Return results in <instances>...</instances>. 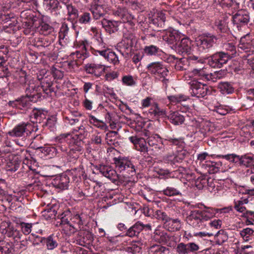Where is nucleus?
<instances>
[{
    "instance_id": "obj_1",
    "label": "nucleus",
    "mask_w": 254,
    "mask_h": 254,
    "mask_svg": "<svg viewBox=\"0 0 254 254\" xmlns=\"http://www.w3.org/2000/svg\"><path fill=\"white\" fill-rule=\"evenodd\" d=\"M37 130V126L35 127L30 123H22L15 126L12 130L8 132L7 134L12 137H22L25 140L31 141L42 138L40 134H35Z\"/></svg>"
},
{
    "instance_id": "obj_2",
    "label": "nucleus",
    "mask_w": 254,
    "mask_h": 254,
    "mask_svg": "<svg viewBox=\"0 0 254 254\" xmlns=\"http://www.w3.org/2000/svg\"><path fill=\"white\" fill-rule=\"evenodd\" d=\"M217 40L218 38L215 35L206 32L198 36L195 42L199 51L207 52L216 44Z\"/></svg>"
},
{
    "instance_id": "obj_3",
    "label": "nucleus",
    "mask_w": 254,
    "mask_h": 254,
    "mask_svg": "<svg viewBox=\"0 0 254 254\" xmlns=\"http://www.w3.org/2000/svg\"><path fill=\"white\" fill-rule=\"evenodd\" d=\"M163 140L164 139L158 134H153L148 136L147 138V142L149 145L150 155L156 156L165 151Z\"/></svg>"
},
{
    "instance_id": "obj_4",
    "label": "nucleus",
    "mask_w": 254,
    "mask_h": 254,
    "mask_svg": "<svg viewBox=\"0 0 254 254\" xmlns=\"http://www.w3.org/2000/svg\"><path fill=\"white\" fill-rule=\"evenodd\" d=\"M190 91L191 95L196 98H204L211 93V90L205 84L197 80H192L189 82Z\"/></svg>"
},
{
    "instance_id": "obj_5",
    "label": "nucleus",
    "mask_w": 254,
    "mask_h": 254,
    "mask_svg": "<svg viewBox=\"0 0 254 254\" xmlns=\"http://www.w3.org/2000/svg\"><path fill=\"white\" fill-rule=\"evenodd\" d=\"M136 42V38L133 34L126 35L122 41L118 44V49L122 56L126 58L131 52L132 47Z\"/></svg>"
},
{
    "instance_id": "obj_6",
    "label": "nucleus",
    "mask_w": 254,
    "mask_h": 254,
    "mask_svg": "<svg viewBox=\"0 0 254 254\" xmlns=\"http://www.w3.org/2000/svg\"><path fill=\"white\" fill-rule=\"evenodd\" d=\"M231 58L232 56L228 53L216 52L207 58L208 64L213 68H221Z\"/></svg>"
},
{
    "instance_id": "obj_7",
    "label": "nucleus",
    "mask_w": 254,
    "mask_h": 254,
    "mask_svg": "<svg viewBox=\"0 0 254 254\" xmlns=\"http://www.w3.org/2000/svg\"><path fill=\"white\" fill-rule=\"evenodd\" d=\"M116 167L121 172L126 171V172L131 176H133L135 173V168L132 162L127 158L119 157H115L113 159Z\"/></svg>"
},
{
    "instance_id": "obj_8",
    "label": "nucleus",
    "mask_w": 254,
    "mask_h": 254,
    "mask_svg": "<svg viewBox=\"0 0 254 254\" xmlns=\"http://www.w3.org/2000/svg\"><path fill=\"white\" fill-rule=\"evenodd\" d=\"M71 216V212L69 210L64 211L61 214H59L58 218L60 220L57 221L56 225L62 226L66 233H74L76 229L75 226L70 223Z\"/></svg>"
},
{
    "instance_id": "obj_9",
    "label": "nucleus",
    "mask_w": 254,
    "mask_h": 254,
    "mask_svg": "<svg viewBox=\"0 0 254 254\" xmlns=\"http://www.w3.org/2000/svg\"><path fill=\"white\" fill-rule=\"evenodd\" d=\"M165 14L162 11H159L152 17L149 18L148 23L149 27L154 31H161L165 30Z\"/></svg>"
},
{
    "instance_id": "obj_10",
    "label": "nucleus",
    "mask_w": 254,
    "mask_h": 254,
    "mask_svg": "<svg viewBox=\"0 0 254 254\" xmlns=\"http://www.w3.org/2000/svg\"><path fill=\"white\" fill-rule=\"evenodd\" d=\"M2 225L5 226V236L10 238L13 243L22 239L23 234L16 227H14L9 221H5L2 222Z\"/></svg>"
},
{
    "instance_id": "obj_11",
    "label": "nucleus",
    "mask_w": 254,
    "mask_h": 254,
    "mask_svg": "<svg viewBox=\"0 0 254 254\" xmlns=\"http://www.w3.org/2000/svg\"><path fill=\"white\" fill-rule=\"evenodd\" d=\"M249 20V15L246 11L243 10L238 11L233 16L234 29L239 31L243 26L248 24Z\"/></svg>"
},
{
    "instance_id": "obj_12",
    "label": "nucleus",
    "mask_w": 254,
    "mask_h": 254,
    "mask_svg": "<svg viewBox=\"0 0 254 254\" xmlns=\"http://www.w3.org/2000/svg\"><path fill=\"white\" fill-rule=\"evenodd\" d=\"M147 69L151 74L164 78L169 72L167 67L161 62H153L149 64Z\"/></svg>"
},
{
    "instance_id": "obj_13",
    "label": "nucleus",
    "mask_w": 254,
    "mask_h": 254,
    "mask_svg": "<svg viewBox=\"0 0 254 254\" xmlns=\"http://www.w3.org/2000/svg\"><path fill=\"white\" fill-rule=\"evenodd\" d=\"M187 220L189 225L196 229L201 228L203 226V221H204L201 211L199 210L190 211Z\"/></svg>"
},
{
    "instance_id": "obj_14",
    "label": "nucleus",
    "mask_w": 254,
    "mask_h": 254,
    "mask_svg": "<svg viewBox=\"0 0 254 254\" xmlns=\"http://www.w3.org/2000/svg\"><path fill=\"white\" fill-rule=\"evenodd\" d=\"M129 140L135 147L136 149L143 155H150L149 147L147 146V139L139 137L136 135L129 137Z\"/></svg>"
},
{
    "instance_id": "obj_15",
    "label": "nucleus",
    "mask_w": 254,
    "mask_h": 254,
    "mask_svg": "<svg viewBox=\"0 0 254 254\" xmlns=\"http://www.w3.org/2000/svg\"><path fill=\"white\" fill-rule=\"evenodd\" d=\"M36 175L31 170L26 172H23L21 173V180L23 182L25 183L27 187L30 188L33 187V189H37L39 188V186L41 184L39 181H38V179L36 178Z\"/></svg>"
},
{
    "instance_id": "obj_16",
    "label": "nucleus",
    "mask_w": 254,
    "mask_h": 254,
    "mask_svg": "<svg viewBox=\"0 0 254 254\" xmlns=\"http://www.w3.org/2000/svg\"><path fill=\"white\" fill-rule=\"evenodd\" d=\"M26 97L28 100L33 102H36L41 97L42 88L40 85L36 86L34 83H30L26 88Z\"/></svg>"
},
{
    "instance_id": "obj_17",
    "label": "nucleus",
    "mask_w": 254,
    "mask_h": 254,
    "mask_svg": "<svg viewBox=\"0 0 254 254\" xmlns=\"http://www.w3.org/2000/svg\"><path fill=\"white\" fill-rule=\"evenodd\" d=\"M191 41L188 37H183L176 43V51L180 55H189L191 51Z\"/></svg>"
},
{
    "instance_id": "obj_18",
    "label": "nucleus",
    "mask_w": 254,
    "mask_h": 254,
    "mask_svg": "<svg viewBox=\"0 0 254 254\" xmlns=\"http://www.w3.org/2000/svg\"><path fill=\"white\" fill-rule=\"evenodd\" d=\"M84 69L87 73L92 74L96 77H100L105 71L104 65L94 63L86 64Z\"/></svg>"
},
{
    "instance_id": "obj_19",
    "label": "nucleus",
    "mask_w": 254,
    "mask_h": 254,
    "mask_svg": "<svg viewBox=\"0 0 254 254\" xmlns=\"http://www.w3.org/2000/svg\"><path fill=\"white\" fill-rule=\"evenodd\" d=\"M199 249V246L194 243H189L184 244L179 243L176 248V251L179 254H188L190 253H193Z\"/></svg>"
},
{
    "instance_id": "obj_20",
    "label": "nucleus",
    "mask_w": 254,
    "mask_h": 254,
    "mask_svg": "<svg viewBox=\"0 0 254 254\" xmlns=\"http://www.w3.org/2000/svg\"><path fill=\"white\" fill-rule=\"evenodd\" d=\"M99 170L104 176L109 179L113 183H115L119 179L116 171L110 166L101 165L99 167Z\"/></svg>"
},
{
    "instance_id": "obj_21",
    "label": "nucleus",
    "mask_w": 254,
    "mask_h": 254,
    "mask_svg": "<svg viewBox=\"0 0 254 254\" xmlns=\"http://www.w3.org/2000/svg\"><path fill=\"white\" fill-rule=\"evenodd\" d=\"M239 164L246 167L251 168L247 171V175L253 174L254 173V156H251L248 154H245L240 156Z\"/></svg>"
},
{
    "instance_id": "obj_22",
    "label": "nucleus",
    "mask_w": 254,
    "mask_h": 254,
    "mask_svg": "<svg viewBox=\"0 0 254 254\" xmlns=\"http://www.w3.org/2000/svg\"><path fill=\"white\" fill-rule=\"evenodd\" d=\"M38 241L45 244L48 250H53L59 246L58 238L54 235H50L47 238L37 237Z\"/></svg>"
},
{
    "instance_id": "obj_23",
    "label": "nucleus",
    "mask_w": 254,
    "mask_h": 254,
    "mask_svg": "<svg viewBox=\"0 0 254 254\" xmlns=\"http://www.w3.org/2000/svg\"><path fill=\"white\" fill-rule=\"evenodd\" d=\"M39 80H41L40 86L42 88V91L46 94H48L54 91V89L52 88L53 85L51 77L48 76L42 77L41 75L38 76Z\"/></svg>"
},
{
    "instance_id": "obj_24",
    "label": "nucleus",
    "mask_w": 254,
    "mask_h": 254,
    "mask_svg": "<svg viewBox=\"0 0 254 254\" xmlns=\"http://www.w3.org/2000/svg\"><path fill=\"white\" fill-rule=\"evenodd\" d=\"M69 182L68 177L65 175H63L56 177L53 180L52 184L56 188L65 190L67 189Z\"/></svg>"
},
{
    "instance_id": "obj_25",
    "label": "nucleus",
    "mask_w": 254,
    "mask_h": 254,
    "mask_svg": "<svg viewBox=\"0 0 254 254\" xmlns=\"http://www.w3.org/2000/svg\"><path fill=\"white\" fill-rule=\"evenodd\" d=\"M47 112L43 110L35 109L32 111L30 116L31 121L33 123H41L46 120Z\"/></svg>"
},
{
    "instance_id": "obj_26",
    "label": "nucleus",
    "mask_w": 254,
    "mask_h": 254,
    "mask_svg": "<svg viewBox=\"0 0 254 254\" xmlns=\"http://www.w3.org/2000/svg\"><path fill=\"white\" fill-rule=\"evenodd\" d=\"M102 27L109 34L117 32L118 30L119 23L116 21H111L103 18L100 22Z\"/></svg>"
},
{
    "instance_id": "obj_27",
    "label": "nucleus",
    "mask_w": 254,
    "mask_h": 254,
    "mask_svg": "<svg viewBox=\"0 0 254 254\" xmlns=\"http://www.w3.org/2000/svg\"><path fill=\"white\" fill-rule=\"evenodd\" d=\"M185 158V152H180L178 154H170L164 158L165 162L172 166H178Z\"/></svg>"
},
{
    "instance_id": "obj_28",
    "label": "nucleus",
    "mask_w": 254,
    "mask_h": 254,
    "mask_svg": "<svg viewBox=\"0 0 254 254\" xmlns=\"http://www.w3.org/2000/svg\"><path fill=\"white\" fill-rule=\"evenodd\" d=\"M113 13L115 16L119 17L124 23L130 21L133 19V16L129 13L127 9L124 7H118L114 11Z\"/></svg>"
},
{
    "instance_id": "obj_29",
    "label": "nucleus",
    "mask_w": 254,
    "mask_h": 254,
    "mask_svg": "<svg viewBox=\"0 0 254 254\" xmlns=\"http://www.w3.org/2000/svg\"><path fill=\"white\" fill-rule=\"evenodd\" d=\"M168 119L174 125H181L185 121L184 116L179 111L171 112Z\"/></svg>"
},
{
    "instance_id": "obj_30",
    "label": "nucleus",
    "mask_w": 254,
    "mask_h": 254,
    "mask_svg": "<svg viewBox=\"0 0 254 254\" xmlns=\"http://www.w3.org/2000/svg\"><path fill=\"white\" fill-rule=\"evenodd\" d=\"M30 243L29 238L24 237L23 235L22 239L13 243V249L15 252L23 251L26 250Z\"/></svg>"
},
{
    "instance_id": "obj_31",
    "label": "nucleus",
    "mask_w": 254,
    "mask_h": 254,
    "mask_svg": "<svg viewBox=\"0 0 254 254\" xmlns=\"http://www.w3.org/2000/svg\"><path fill=\"white\" fill-rule=\"evenodd\" d=\"M143 223L137 221L133 226L127 229L126 232V236L129 237L137 236L140 232L143 230Z\"/></svg>"
},
{
    "instance_id": "obj_32",
    "label": "nucleus",
    "mask_w": 254,
    "mask_h": 254,
    "mask_svg": "<svg viewBox=\"0 0 254 254\" xmlns=\"http://www.w3.org/2000/svg\"><path fill=\"white\" fill-rule=\"evenodd\" d=\"M188 56L179 59L176 61L175 68L179 71H183L187 69L190 66Z\"/></svg>"
},
{
    "instance_id": "obj_33",
    "label": "nucleus",
    "mask_w": 254,
    "mask_h": 254,
    "mask_svg": "<svg viewBox=\"0 0 254 254\" xmlns=\"http://www.w3.org/2000/svg\"><path fill=\"white\" fill-rule=\"evenodd\" d=\"M35 45L37 47H42L48 48L49 50L53 49L52 45V41L47 37H40L35 40Z\"/></svg>"
},
{
    "instance_id": "obj_34",
    "label": "nucleus",
    "mask_w": 254,
    "mask_h": 254,
    "mask_svg": "<svg viewBox=\"0 0 254 254\" xmlns=\"http://www.w3.org/2000/svg\"><path fill=\"white\" fill-rule=\"evenodd\" d=\"M97 42L99 44V45H95V47L92 48L93 53L97 55V53H98L101 56L105 58L109 49L106 47V44L103 43L102 41L100 42L99 41H98Z\"/></svg>"
},
{
    "instance_id": "obj_35",
    "label": "nucleus",
    "mask_w": 254,
    "mask_h": 254,
    "mask_svg": "<svg viewBox=\"0 0 254 254\" xmlns=\"http://www.w3.org/2000/svg\"><path fill=\"white\" fill-rule=\"evenodd\" d=\"M65 6L67 11L68 17L67 19L71 22L78 17V11L74 6L69 3L65 5Z\"/></svg>"
},
{
    "instance_id": "obj_36",
    "label": "nucleus",
    "mask_w": 254,
    "mask_h": 254,
    "mask_svg": "<svg viewBox=\"0 0 254 254\" xmlns=\"http://www.w3.org/2000/svg\"><path fill=\"white\" fill-rule=\"evenodd\" d=\"M81 149L77 146H74L72 148L70 149L67 152V156L69 161H74L76 160L80 154Z\"/></svg>"
},
{
    "instance_id": "obj_37",
    "label": "nucleus",
    "mask_w": 254,
    "mask_h": 254,
    "mask_svg": "<svg viewBox=\"0 0 254 254\" xmlns=\"http://www.w3.org/2000/svg\"><path fill=\"white\" fill-rule=\"evenodd\" d=\"M143 52L147 56H152L160 55L162 51L159 47L151 45L144 47Z\"/></svg>"
},
{
    "instance_id": "obj_38",
    "label": "nucleus",
    "mask_w": 254,
    "mask_h": 254,
    "mask_svg": "<svg viewBox=\"0 0 254 254\" xmlns=\"http://www.w3.org/2000/svg\"><path fill=\"white\" fill-rule=\"evenodd\" d=\"M165 227H168L170 231H179L181 229V221L179 219H172L170 217V220H168Z\"/></svg>"
},
{
    "instance_id": "obj_39",
    "label": "nucleus",
    "mask_w": 254,
    "mask_h": 254,
    "mask_svg": "<svg viewBox=\"0 0 254 254\" xmlns=\"http://www.w3.org/2000/svg\"><path fill=\"white\" fill-rule=\"evenodd\" d=\"M218 88L223 94H229L234 92V89L229 82H220L218 85Z\"/></svg>"
},
{
    "instance_id": "obj_40",
    "label": "nucleus",
    "mask_w": 254,
    "mask_h": 254,
    "mask_svg": "<svg viewBox=\"0 0 254 254\" xmlns=\"http://www.w3.org/2000/svg\"><path fill=\"white\" fill-rule=\"evenodd\" d=\"M167 38L168 41L171 43L173 44L175 43H179L184 36H181L180 34L178 33L176 31H173L172 32L169 31L167 34Z\"/></svg>"
},
{
    "instance_id": "obj_41",
    "label": "nucleus",
    "mask_w": 254,
    "mask_h": 254,
    "mask_svg": "<svg viewBox=\"0 0 254 254\" xmlns=\"http://www.w3.org/2000/svg\"><path fill=\"white\" fill-rule=\"evenodd\" d=\"M104 7L105 6H97L91 7L93 18L97 20L104 17L105 14Z\"/></svg>"
},
{
    "instance_id": "obj_42",
    "label": "nucleus",
    "mask_w": 254,
    "mask_h": 254,
    "mask_svg": "<svg viewBox=\"0 0 254 254\" xmlns=\"http://www.w3.org/2000/svg\"><path fill=\"white\" fill-rule=\"evenodd\" d=\"M188 56L190 66H194L197 64L203 65L205 63V60L200 57L190 54Z\"/></svg>"
},
{
    "instance_id": "obj_43",
    "label": "nucleus",
    "mask_w": 254,
    "mask_h": 254,
    "mask_svg": "<svg viewBox=\"0 0 254 254\" xmlns=\"http://www.w3.org/2000/svg\"><path fill=\"white\" fill-rule=\"evenodd\" d=\"M191 73L194 76H197L202 80H205L207 73L206 68L203 65H200L199 68H193Z\"/></svg>"
},
{
    "instance_id": "obj_44",
    "label": "nucleus",
    "mask_w": 254,
    "mask_h": 254,
    "mask_svg": "<svg viewBox=\"0 0 254 254\" xmlns=\"http://www.w3.org/2000/svg\"><path fill=\"white\" fill-rule=\"evenodd\" d=\"M73 130L76 132L74 137H76L79 141L82 140L87 135L88 132L83 126H80Z\"/></svg>"
},
{
    "instance_id": "obj_45",
    "label": "nucleus",
    "mask_w": 254,
    "mask_h": 254,
    "mask_svg": "<svg viewBox=\"0 0 254 254\" xmlns=\"http://www.w3.org/2000/svg\"><path fill=\"white\" fill-rule=\"evenodd\" d=\"M58 4V0H43V5L47 10L56 11L59 8Z\"/></svg>"
},
{
    "instance_id": "obj_46",
    "label": "nucleus",
    "mask_w": 254,
    "mask_h": 254,
    "mask_svg": "<svg viewBox=\"0 0 254 254\" xmlns=\"http://www.w3.org/2000/svg\"><path fill=\"white\" fill-rule=\"evenodd\" d=\"M40 32L44 35H49L54 31V28L52 26L43 21H41L40 23Z\"/></svg>"
},
{
    "instance_id": "obj_47",
    "label": "nucleus",
    "mask_w": 254,
    "mask_h": 254,
    "mask_svg": "<svg viewBox=\"0 0 254 254\" xmlns=\"http://www.w3.org/2000/svg\"><path fill=\"white\" fill-rule=\"evenodd\" d=\"M105 59L114 64H119L118 57L115 52L111 51L109 49H108Z\"/></svg>"
},
{
    "instance_id": "obj_48",
    "label": "nucleus",
    "mask_w": 254,
    "mask_h": 254,
    "mask_svg": "<svg viewBox=\"0 0 254 254\" xmlns=\"http://www.w3.org/2000/svg\"><path fill=\"white\" fill-rule=\"evenodd\" d=\"M202 215V217L204 221H207L209 219L213 217L215 214V212L214 209L210 207H205V209L203 210H200Z\"/></svg>"
},
{
    "instance_id": "obj_49",
    "label": "nucleus",
    "mask_w": 254,
    "mask_h": 254,
    "mask_svg": "<svg viewBox=\"0 0 254 254\" xmlns=\"http://www.w3.org/2000/svg\"><path fill=\"white\" fill-rule=\"evenodd\" d=\"M163 193L164 195L168 196L181 195L180 190L172 187H167L163 190Z\"/></svg>"
},
{
    "instance_id": "obj_50",
    "label": "nucleus",
    "mask_w": 254,
    "mask_h": 254,
    "mask_svg": "<svg viewBox=\"0 0 254 254\" xmlns=\"http://www.w3.org/2000/svg\"><path fill=\"white\" fill-rule=\"evenodd\" d=\"M70 223L73 224L75 227L76 230L75 232L78 230V229L80 228V226L83 225V222L79 214H76L74 215L73 217H71L70 218Z\"/></svg>"
},
{
    "instance_id": "obj_51",
    "label": "nucleus",
    "mask_w": 254,
    "mask_h": 254,
    "mask_svg": "<svg viewBox=\"0 0 254 254\" xmlns=\"http://www.w3.org/2000/svg\"><path fill=\"white\" fill-rule=\"evenodd\" d=\"M168 99L172 103H178L187 100V97L184 95L178 94L168 96Z\"/></svg>"
},
{
    "instance_id": "obj_52",
    "label": "nucleus",
    "mask_w": 254,
    "mask_h": 254,
    "mask_svg": "<svg viewBox=\"0 0 254 254\" xmlns=\"http://www.w3.org/2000/svg\"><path fill=\"white\" fill-rule=\"evenodd\" d=\"M224 47L227 51L225 53H228L232 56V58L236 55V47L233 43H226L224 45Z\"/></svg>"
},
{
    "instance_id": "obj_53",
    "label": "nucleus",
    "mask_w": 254,
    "mask_h": 254,
    "mask_svg": "<svg viewBox=\"0 0 254 254\" xmlns=\"http://www.w3.org/2000/svg\"><path fill=\"white\" fill-rule=\"evenodd\" d=\"M122 82L124 85L128 86H132L135 85V81L131 75H125L122 77Z\"/></svg>"
},
{
    "instance_id": "obj_54",
    "label": "nucleus",
    "mask_w": 254,
    "mask_h": 254,
    "mask_svg": "<svg viewBox=\"0 0 254 254\" xmlns=\"http://www.w3.org/2000/svg\"><path fill=\"white\" fill-rule=\"evenodd\" d=\"M91 20V17L90 14L87 12H84L78 18V22L81 24H84L89 23Z\"/></svg>"
},
{
    "instance_id": "obj_55",
    "label": "nucleus",
    "mask_w": 254,
    "mask_h": 254,
    "mask_svg": "<svg viewBox=\"0 0 254 254\" xmlns=\"http://www.w3.org/2000/svg\"><path fill=\"white\" fill-rule=\"evenodd\" d=\"M254 230L251 228H247L244 229L240 233L241 236L243 237L245 241L249 240V238L253 235Z\"/></svg>"
},
{
    "instance_id": "obj_56",
    "label": "nucleus",
    "mask_w": 254,
    "mask_h": 254,
    "mask_svg": "<svg viewBox=\"0 0 254 254\" xmlns=\"http://www.w3.org/2000/svg\"><path fill=\"white\" fill-rule=\"evenodd\" d=\"M22 233L27 235L31 232L32 224L31 223L22 222L20 223Z\"/></svg>"
},
{
    "instance_id": "obj_57",
    "label": "nucleus",
    "mask_w": 254,
    "mask_h": 254,
    "mask_svg": "<svg viewBox=\"0 0 254 254\" xmlns=\"http://www.w3.org/2000/svg\"><path fill=\"white\" fill-rule=\"evenodd\" d=\"M213 179L209 178L208 179L205 178H199L196 181V186H198L199 184H198V182L201 183L202 185V186H204L206 185V184H207L208 186L211 188L214 187V186L212 184Z\"/></svg>"
},
{
    "instance_id": "obj_58",
    "label": "nucleus",
    "mask_w": 254,
    "mask_h": 254,
    "mask_svg": "<svg viewBox=\"0 0 254 254\" xmlns=\"http://www.w3.org/2000/svg\"><path fill=\"white\" fill-rule=\"evenodd\" d=\"M68 31L69 28L67 26V24L65 23H63L59 32L60 38L64 39L65 36H67Z\"/></svg>"
},
{
    "instance_id": "obj_59",
    "label": "nucleus",
    "mask_w": 254,
    "mask_h": 254,
    "mask_svg": "<svg viewBox=\"0 0 254 254\" xmlns=\"http://www.w3.org/2000/svg\"><path fill=\"white\" fill-rule=\"evenodd\" d=\"M10 72L8 68L4 64H2L0 62V78L7 77L9 76Z\"/></svg>"
},
{
    "instance_id": "obj_60",
    "label": "nucleus",
    "mask_w": 254,
    "mask_h": 254,
    "mask_svg": "<svg viewBox=\"0 0 254 254\" xmlns=\"http://www.w3.org/2000/svg\"><path fill=\"white\" fill-rule=\"evenodd\" d=\"M152 252L156 253V254L164 253L166 251H169V249L165 247L159 245H153L150 248Z\"/></svg>"
},
{
    "instance_id": "obj_61",
    "label": "nucleus",
    "mask_w": 254,
    "mask_h": 254,
    "mask_svg": "<svg viewBox=\"0 0 254 254\" xmlns=\"http://www.w3.org/2000/svg\"><path fill=\"white\" fill-rule=\"evenodd\" d=\"M18 77L17 80L21 85H24L27 82V75L25 71L23 70H20L18 73Z\"/></svg>"
},
{
    "instance_id": "obj_62",
    "label": "nucleus",
    "mask_w": 254,
    "mask_h": 254,
    "mask_svg": "<svg viewBox=\"0 0 254 254\" xmlns=\"http://www.w3.org/2000/svg\"><path fill=\"white\" fill-rule=\"evenodd\" d=\"M156 215L158 219L164 221V225L167 224L168 220H170V217L165 212L161 210H157L156 212Z\"/></svg>"
},
{
    "instance_id": "obj_63",
    "label": "nucleus",
    "mask_w": 254,
    "mask_h": 254,
    "mask_svg": "<svg viewBox=\"0 0 254 254\" xmlns=\"http://www.w3.org/2000/svg\"><path fill=\"white\" fill-rule=\"evenodd\" d=\"M17 108L22 109L27 106L29 100L26 97H23L20 99H17Z\"/></svg>"
},
{
    "instance_id": "obj_64",
    "label": "nucleus",
    "mask_w": 254,
    "mask_h": 254,
    "mask_svg": "<svg viewBox=\"0 0 254 254\" xmlns=\"http://www.w3.org/2000/svg\"><path fill=\"white\" fill-rule=\"evenodd\" d=\"M19 166V163L15 161H9L7 163L6 170L10 172H15L18 169Z\"/></svg>"
}]
</instances>
